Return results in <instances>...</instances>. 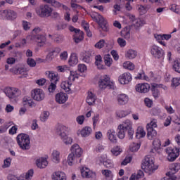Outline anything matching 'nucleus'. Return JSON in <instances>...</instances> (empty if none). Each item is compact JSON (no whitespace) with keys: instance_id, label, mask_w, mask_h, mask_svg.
<instances>
[{"instance_id":"nucleus-1","label":"nucleus","mask_w":180,"mask_h":180,"mask_svg":"<svg viewBox=\"0 0 180 180\" xmlns=\"http://www.w3.org/2000/svg\"><path fill=\"white\" fill-rule=\"evenodd\" d=\"M141 167L145 174L153 175L158 169V165L155 163V158L154 157L151 155H148L145 157Z\"/></svg>"},{"instance_id":"nucleus-2","label":"nucleus","mask_w":180,"mask_h":180,"mask_svg":"<svg viewBox=\"0 0 180 180\" xmlns=\"http://www.w3.org/2000/svg\"><path fill=\"white\" fill-rule=\"evenodd\" d=\"M67 129H68L67 126L59 124L56 128V131L60 136V140H62L63 143H64L65 146H71L72 144L73 139L65 133V131L67 130Z\"/></svg>"},{"instance_id":"nucleus-3","label":"nucleus","mask_w":180,"mask_h":180,"mask_svg":"<svg viewBox=\"0 0 180 180\" xmlns=\"http://www.w3.org/2000/svg\"><path fill=\"white\" fill-rule=\"evenodd\" d=\"M91 18L99 25L103 32H109V24L103 16L96 12H93L91 13Z\"/></svg>"},{"instance_id":"nucleus-4","label":"nucleus","mask_w":180,"mask_h":180,"mask_svg":"<svg viewBox=\"0 0 180 180\" xmlns=\"http://www.w3.org/2000/svg\"><path fill=\"white\" fill-rule=\"evenodd\" d=\"M17 143L20 148L23 150L30 149V137L26 134H19L17 137Z\"/></svg>"},{"instance_id":"nucleus-5","label":"nucleus","mask_w":180,"mask_h":180,"mask_svg":"<svg viewBox=\"0 0 180 180\" xmlns=\"http://www.w3.org/2000/svg\"><path fill=\"white\" fill-rule=\"evenodd\" d=\"M1 91L11 100L17 99V98L22 95V91L15 87L6 86L1 89Z\"/></svg>"},{"instance_id":"nucleus-6","label":"nucleus","mask_w":180,"mask_h":180,"mask_svg":"<svg viewBox=\"0 0 180 180\" xmlns=\"http://www.w3.org/2000/svg\"><path fill=\"white\" fill-rule=\"evenodd\" d=\"M167 160L170 162H174L179 157L180 148L175 146H169L165 149Z\"/></svg>"},{"instance_id":"nucleus-7","label":"nucleus","mask_w":180,"mask_h":180,"mask_svg":"<svg viewBox=\"0 0 180 180\" xmlns=\"http://www.w3.org/2000/svg\"><path fill=\"white\" fill-rule=\"evenodd\" d=\"M53 8L49 6V5H41L36 8V13L40 18H49V16H51Z\"/></svg>"},{"instance_id":"nucleus-8","label":"nucleus","mask_w":180,"mask_h":180,"mask_svg":"<svg viewBox=\"0 0 180 180\" xmlns=\"http://www.w3.org/2000/svg\"><path fill=\"white\" fill-rule=\"evenodd\" d=\"M31 98L35 102H43L46 99V92L41 89H34L31 91Z\"/></svg>"},{"instance_id":"nucleus-9","label":"nucleus","mask_w":180,"mask_h":180,"mask_svg":"<svg viewBox=\"0 0 180 180\" xmlns=\"http://www.w3.org/2000/svg\"><path fill=\"white\" fill-rule=\"evenodd\" d=\"M27 39L29 40L30 44L34 43L35 41L38 47H43V46L46 45V39L44 35H28Z\"/></svg>"},{"instance_id":"nucleus-10","label":"nucleus","mask_w":180,"mask_h":180,"mask_svg":"<svg viewBox=\"0 0 180 180\" xmlns=\"http://www.w3.org/2000/svg\"><path fill=\"white\" fill-rule=\"evenodd\" d=\"M18 18V14L13 10H4L0 11V19L3 20H15Z\"/></svg>"},{"instance_id":"nucleus-11","label":"nucleus","mask_w":180,"mask_h":180,"mask_svg":"<svg viewBox=\"0 0 180 180\" xmlns=\"http://www.w3.org/2000/svg\"><path fill=\"white\" fill-rule=\"evenodd\" d=\"M115 85V82L110 80V77L108 75H104L98 81V86L101 89H106L108 86L112 88Z\"/></svg>"},{"instance_id":"nucleus-12","label":"nucleus","mask_w":180,"mask_h":180,"mask_svg":"<svg viewBox=\"0 0 180 180\" xmlns=\"http://www.w3.org/2000/svg\"><path fill=\"white\" fill-rule=\"evenodd\" d=\"M162 88L164 91H167L168 89V87L167 86H164L162 84H152V95L155 99H158L160 96H161V93L160 92V89Z\"/></svg>"},{"instance_id":"nucleus-13","label":"nucleus","mask_w":180,"mask_h":180,"mask_svg":"<svg viewBox=\"0 0 180 180\" xmlns=\"http://www.w3.org/2000/svg\"><path fill=\"white\" fill-rule=\"evenodd\" d=\"M132 79L130 72L122 73L118 77V82L120 85H129Z\"/></svg>"},{"instance_id":"nucleus-14","label":"nucleus","mask_w":180,"mask_h":180,"mask_svg":"<svg viewBox=\"0 0 180 180\" xmlns=\"http://www.w3.org/2000/svg\"><path fill=\"white\" fill-rule=\"evenodd\" d=\"M35 165L39 169H43L49 165V156H42L35 160Z\"/></svg>"},{"instance_id":"nucleus-15","label":"nucleus","mask_w":180,"mask_h":180,"mask_svg":"<svg viewBox=\"0 0 180 180\" xmlns=\"http://www.w3.org/2000/svg\"><path fill=\"white\" fill-rule=\"evenodd\" d=\"M80 172L82 178H86L87 179L96 178V173L86 167H83L80 169Z\"/></svg>"},{"instance_id":"nucleus-16","label":"nucleus","mask_w":180,"mask_h":180,"mask_svg":"<svg viewBox=\"0 0 180 180\" xmlns=\"http://www.w3.org/2000/svg\"><path fill=\"white\" fill-rule=\"evenodd\" d=\"M172 37V35L171 34H155V39L158 41L161 46H164L165 47L167 46V43L164 41V40H166L168 41L169 39Z\"/></svg>"},{"instance_id":"nucleus-17","label":"nucleus","mask_w":180,"mask_h":180,"mask_svg":"<svg viewBox=\"0 0 180 180\" xmlns=\"http://www.w3.org/2000/svg\"><path fill=\"white\" fill-rule=\"evenodd\" d=\"M150 53L155 58H162L164 56V51L161 47L153 45L150 47Z\"/></svg>"},{"instance_id":"nucleus-18","label":"nucleus","mask_w":180,"mask_h":180,"mask_svg":"<svg viewBox=\"0 0 180 180\" xmlns=\"http://www.w3.org/2000/svg\"><path fill=\"white\" fill-rule=\"evenodd\" d=\"M55 101L59 105H64L68 101V94L64 91H60L55 95Z\"/></svg>"},{"instance_id":"nucleus-19","label":"nucleus","mask_w":180,"mask_h":180,"mask_svg":"<svg viewBox=\"0 0 180 180\" xmlns=\"http://www.w3.org/2000/svg\"><path fill=\"white\" fill-rule=\"evenodd\" d=\"M70 154H73L75 157L81 158L84 154V150L79 145H78V143H74L70 147Z\"/></svg>"},{"instance_id":"nucleus-20","label":"nucleus","mask_w":180,"mask_h":180,"mask_svg":"<svg viewBox=\"0 0 180 180\" xmlns=\"http://www.w3.org/2000/svg\"><path fill=\"white\" fill-rule=\"evenodd\" d=\"M150 84L139 83L135 86V91L139 94H148L150 91Z\"/></svg>"},{"instance_id":"nucleus-21","label":"nucleus","mask_w":180,"mask_h":180,"mask_svg":"<svg viewBox=\"0 0 180 180\" xmlns=\"http://www.w3.org/2000/svg\"><path fill=\"white\" fill-rule=\"evenodd\" d=\"M106 137L110 143L112 144H116L117 143V133L116 130L113 129H110L107 131Z\"/></svg>"},{"instance_id":"nucleus-22","label":"nucleus","mask_w":180,"mask_h":180,"mask_svg":"<svg viewBox=\"0 0 180 180\" xmlns=\"http://www.w3.org/2000/svg\"><path fill=\"white\" fill-rule=\"evenodd\" d=\"M135 79H142L143 81H150V79H152L153 81H157V78H155L153 72H150V77H148V76L146 75V73L143 71L136 75Z\"/></svg>"},{"instance_id":"nucleus-23","label":"nucleus","mask_w":180,"mask_h":180,"mask_svg":"<svg viewBox=\"0 0 180 180\" xmlns=\"http://www.w3.org/2000/svg\"><path fill=\"white\" fill-rule=\"evenodd\" d=\"M129 101H130V98H129V95L126 94H120L117 96V101L120 106H124V105H127V103H129Z\"/></svg>"},{"instance_id":"nucleus-24","label":"nucleus","mask_w":180,"mask_h":180,"mask_svg":"<svg viewBox=\"0 0 180 180\" xmlns=\"http://www.w3.org/2000/svg\"><path fill=\"white\" fill-rule=\"evenodd\" d=\"M147 134V132H146V129L143 127V125H139L136 127V129L135 130V137L138 140H140L141 139H144Z\"/></svg>"},{"instance_id":"nucleus-25","label":"nucleus","mask_w":180,"mask_h":180,"mask_svg":"<svg viewBox=\"0 0 180 180\" xmlns=\"http://www.w3.org/2000/svg\"><path fill=\"white\" fill-rule=\"evenodd\" d=\"M61 52V48L56 47L50 50L49 54L46 56V61H51L53 58H56L58 54Z\"/></svg>"},{"instance_id":"nucleus-26","label":"nucleus","mask_w":180,"mask_h":180,"mask_svg":"<svg viewBox=\"0 0 180 180\" xmlns=\"http://www.w3.org/2000/svg\"><path fill=\"white\" fill-rule=\"evenodd\" d=\"M91 134L92 128L91 127H84L77 131V136H81L82 137H89Z\"/></svg>"},{"instance_id":"nucleus-27","label":"nucleus","mask_w":180,"mask_h":180,"mask_svg":"<svg viewBox=\"0 0 180 180\" xmlns=\"http://www.w3.org/2000/svg\"><path fill=\"white\" fill-rule=\"evenodd\" d=\"M52 180H67V174L63 171H56L51 174Z\"/></svg>"},{"instance_id":"nucleus-28","label":"nucleus","mask_w":180,"mask_h":180,"mask_svg":"<svg viewBox=\"0 0 180 180\" xmlns=\"http://www.w3.org/2000/svg\"><path fill=\"white\" fill-rule=\"evenodd\" d=\"M46 75L49 77V79L52 83L57 84L60 79V76H58V73L53 71H49L46 72Z\"/></svg>"},{"instance_id":"nucleus-29","label":"nucleus","mask_w":180,"mask_h":180,"mask_svg":"<svg viewBox=\"0 0 180 180\" xmlns=\"http://www.w3.org/2000/svg\"><path fill=\"white\" fill-rule=\"evenodd\" d=\"M10 71L13 74H21L24 78L27 77V73L25 72V68L22 67L15 66L10 69Z\"/></svg>"},{"instance_id":"nucleus-30","label":"nucleus","mask_w":180,"mask_h":180,"mask_svg":"<svg viewBox=\"0 0 180 180\" xmlns=\"http://www.w3.org/2000/svg\"><path fill=\"white\" fill-rule=\"evenodd\" d=\"M51 158L55 164H60L61 161V153L58 150H53L51 153Z\"/></svg>"},{"instance_id":"nucleus-31","label":"nucleus","mask_w":180,"mask_h":180,"mask_svg":"<svg viewBox=\"0 0 180 180\" xmlns=\"http://www.w3.org/2000/svg\"><path fill=\"white\" fill-rule=\"evenodd\" d=\"M86 103L89 105H95L96 101V95L92 91H89L86 97Z\"/></svg>"},{"instance_id":"nucleus-32","label":"nucleus","mask_w":180,"mask_h":180,"mask_svg":"<svg viewBox=\"0 0 180 180\" xmlns=\"http://www.w3.org/2000/svg\"><path fill=\"white\" fill-rule=\"evenodd\" d=\"M119 126L127 131V130L133 129V122L129 119H127L120 124Z\"/></svg>"},{"instance_id":"nucleus-33","label":"nucleus","mask_w":180,"mask_h":180,"mask_svg":"<svg viewBox=\"0 0 180 180\" xmlns=\"http://www.w3.org/2000/svg\"><path fill=\"white\" fill-rule=\"evenodd\" d=\"M72 85V83L70 80H66L62 82L60 84V87L65 91V92H68V94H71V86Z\"/></svg>"},{"instance_id":"nucleus-34","label":"nucleus","mask_w":180,"mask_h":180,"mask_svg":"<svg viewBox=\"0 0 180 180\" xmlns=\"http://www.w3.org/2000/svg\"><path fill=\"white\" fill-rule=\"evenodd\" d=\"M22 105L25 108H34V101L32 99V98L29 96H25L22 98Z\"/></svg>"},{"instance_id":"nucleus-35","label":"nucleus","mask_w":180,"mask_h":180,"mask_svg":"<svg viewBox=\"0 0 180 180\" xmlns=\"http://www.w3.org/2000/svg\"><path fill=\"white\" fill-rule=\"evenodd\" d=\"M68 64L70 67H75L78 64V56L77 53H72L68 60Z\"/></svg>"},{"instance_id":"nucleus-36","label":"nucleus","mask_w":180,"mask_h":180,"mask_svg":"<svg viewBox=\"0 0 180 180\" xmlns=\"http://www.w3.org/2000/svg\"><path fill=\"white\" fill-rule=\"evenodd\" d=\"M110 153L112 154V155H114V157H119V155H120V154H122V153H123V148H122V146H114L111 150H110Z\"/></svg>"},{"instance_id":"nucleus-37","label":"nucleus","mask_w":180,"mask_h":180,"mask_svg":"<svg viewBox=\"0 0 180 180\" xmlns=\"http://www.w3.org/2000/svg\"><path fill=\"white\" fill-rule=\"evenodd\" d=\"M137 51L131 49H128L125 52V58H128V60H134V58L137 57Z\"/></svg>"},{"instance_id":"nucleus-38","label":"nucleus","mask_w":180,"mask_h":180,"mask_svg":"<svg viewBox=\"0 0 180 180\" xmlns=\"http://www.w3.org/2000/svg\"><path fill=\"white\" fill-rule=\"evenodd\" d=\"M101 174L104 177V180H113V172H112V170L103 169Z\"/></svg>"},{"instance_id":"nucleus-39","label":"nucleus","mask_w":180,"mask_h":180,"mask_svg":"<svg viewBox=\"0 0 180 180\" xmlns=\"http://www.w3.org/2000/svg\"><path fill=\"white\" fill-rule=\"evenodd\" d=\"M130 115V111L129 110H120L116 111L115 116L118 119H123V117H126Z\"/></svg>"},{"instance_id":"nucleus-40","label":"nucleus","mask_w":180,"mask_h":180,"mask_svg":"<svg viewBox=\"0 0 180 180\" xmlns=\"http://www.w3.org/2000/svg\"><path fill=\"white\" fill-rule=\"evenodd\" d=\"M136 9L139 15H146L148 11H150V6L148 5H138Z\"/></svg>"},{"instance_id":"nucleus-41","label":"nucleus","mask_w":180,"mask_h":180,"mask_svg":"<svg viewBox=\"0 0 180 180\" xmlns=\"http://www.w3.org/2000/svg\"><path fill=\"white\" fill-rule=\"evenodd\" d=\"M77 158H79L74 155L73 154L70 153L68 155V159H67L68 165L70 167H72L73 165H75V164H77Z\"/></svg>"},{"instance_id":"nucleus-42","label":"nucleus","mask_w":180,"mask_h":180,"mask_svg":"<svg viewBox=\"0 0 180 180\" xmlns=\"http://www.w3.org/2000/svg\"><path fill=\"white\" fill-rule=\"evenodd\" d=\"M75 43H79L84 40V32L81 30L76 31L73 37Z\"/></svg>"},{"instance_id":"nucleus-43","label":"nucleus","mask_w":180,"mask_h":180,"mask_svg":"<svg viewBox=\"0 0 180 180\" xmlns=\"http://www.w3.org/2000/svg\"><path fill=\"white\" fill-rule=\"evenodd\" d=\"M120 36L126 40H129L131 37L130 28L125 27L122 30H121Z\"/></svg>"},{"instance_id":"nucleus-44","label":"nucleus","mask_w":180,"mask_h":180,"mask_svg":"<svg viewBox=\"0 0 180 180\" xmlns=\"http://www.w3.org/2000/svg\"><path fill=\"white\" fill-rule=\"evenodd\" d=\"M141 147V144L139 143H130L129 146V151L130 153H137L140 150V148Z\"/></svg>"},{"instance_id":"nucleus-45","label":"nucleus","mask_w":180,"mask_h":180,"mask_svg":"<svg viewBox=\"0 0 180 180\" xmlns=\"http://www.w3.org/2000/svg\"><path fill=\"white\" fill-rule=\"evenodd\" d=\"M127 131L118 125L117 129V136L120 140H123L124 137H126V132Z\"/></svg>"},{"instance_id":"nucleus-46","label":"nucleus","mask_w":180,"mask_h":180,"mask_svg":"<svg viewBox=\"0 0 180 180\" xmlns=\"http://www.w3.org/2000/svg\"><path fill=\"white\" fill-rule=\"evenodd\" d=\"M122 67L124 70H128L129 71H134L136 65L131 61H125L122 63Z\"/></svg>"},{"instance_id":"nucleus-47","label":"nucleus","mask_w":180,"mask_h":180,"mask_svg":"<svg viewBox=\"0 0 180 180\" xmlns=\"http://www.w3.org/2000/svg\"><path fill=\"white\" fill-rule=\"evenodd\" d=\"M69 72L70 75L68 77V79L70 81V82L76 81V79H78L79 78V75L77 71L71 70V69H70Z\"/></svg>"},{"instance_id":"nucleus-48","label":"nucleus","mask_w":180,"mask_h":180,"mask_svg":"<svg viewBox=\"0 0 180 180\" xmlns=\"http://www.w3.org/2000/svg\"><path fill=\"white\" fill-rule=\"evenodd\" d=\"M148 130L147 137L149 140H153L154 137H157V131L153 127L146 128Z\"/></svg>"},{"instance_id":"nucleus-49","label":"nucleus","mask_w":180,"mask_h":180,"mask_svg":"<svg viewBox=\"0 0 180 180\" xmlns=\"http://www.w3.org/2000/svg\"><path fill=\"white\" fill-rule=\"evenodd\" d=\"M144 176L143 171L139 170L137 173H134L131 175L129 180H139Z\"/></svg>"},{"instance_id":"nucleus-50","label":"nucleus","mask_w":180,"mask_h":180,"mask_svg":"<svg viewBox=\"0 0 180 180\" xmlns=\"http://www.w3.org/2000/svg\"><path fill=\"white\" fill-rule=\"evenodd\" d=\"M107 159H108V155L106 154L99 155L96 158V163L98 164L99 165H103Z\"/></svg>"},{"instance_id":"nucleus-51","label":"nucleus","mask_w":180,"mask_h":180,"mask_svg":"<svg viewBox=\"0 0 180 180\" xmlns=\"http://www.w3.org/2000/svg\"><path fill=\"white\" fill-rule=\"evenodd\" d=\"M95 64L97 68H98V70H103V68H105V66L102 65V56H101L100 55H97L95 57Z\"/></svg>"},{"instance_id":"nucleus-52","label":"nucleus","mask_w":180,"mask_h":180,"mask_svg":"<svg viewBox=\"0 0 180 180\" xmlns=\"http://www.w3.org/2000/svg\"><path fill=\"white\" fill-rule=\"evenodd\" d=\"M144 25H146V22L140 18H138L137 20H136L133 23V25L136 30L140 29V27H143Z\"/></svg>"},{"instance_id":"nucleus-53","label":"nucleus","mask_w":180,"mask_h":180,"mask_svg":"<svg viewBox=\"0 0 180 180\" xmlns=\"http://www.w3.org/2000/svg\"><path fill=\"white\" fill-rule=\"evenodd\" d=\"M169 9L174 12V13H176L177 15H180V6L176 4H172L169 6Z\"/></svg>"},{"instance_id":"nucleus-54","label":"nucleus","mask_w":180,"mask_h":180,"mask_svg":"<svg viewBox=\"0 0 180 180\" xmlns=\"http://www.w3.org/2000/svg\"><path fill=\"white\" fill-rule=\"evenodd\" d=\"M104 63L106 67H111L112 64H113V59L109 54L105 55Z\"/></svg>"},{"instance_id":"nucleus-55","label":"nucleus","mask_w":180,"mask_h":180,"mask_svg":"<svg viewBox=\"0 0 180 180\" xmlns=\"http://www.w3.org/2000/svg\"><path fill=\"white\" fill-rule=\"evenodd\" d=\"M50 117V112L49 111H43L40 115V120L43 123L47 122Z\"/></svg>"},{"instance_id":"nucleus-56","label":"nucleus","mask_w":180,"mask_h":180,"mask_svg":"<svg viewBox=\"0 0 180 180\" xmlns=\"http://www.w3.org/2000/svg\"><path fill=\"white\" fill-rule=\"evenodd\" d=\"M63 8L65 11L64 14V19L67 22H70L71 20V14L70 13V8L67 7V6H63Z\"/></svg>"},{"instance_id":"nucleus-57","label":"nucleus","mask_w":180,"mask_h":180,"mask_svg":"<svg viewBox=\"0 0 180 180\" xmlns=\"http://www.w3.org/2000/svg\"><path fill=\"white\" fill-rule=\"evenodd\" d=\"M117 43L121 49H124L126 46H127V41H126V39L123 37H118L117 39Z\"/></svg>"},{"instance_id":"nucleus-58","label":"nucleus","mask_w":180,"mask_h":180,"mask_svg":"<svg viewBox=\"0 0 180 180\" xmlns=\"http://www.w3.org/2000/svg\"><path fill=\"white\" fill-rule=\"evenodd\" d=\"M153 146L155 151H159L161 148V141L159 139H154Z\"/></svg>"},{"instance_id":"nucleus-59","label":"nucleus","mask_w":180,"mask_h":180,"mask_svg":"<svg viewBox=\"0 0 180 180\" xmlns=\"http://www.w3.org/2000/svg\"><path fill=\"white\" fill-rule=\"evenodd\" d=\"M170 171H172V174H176V172H179L180 164L179 163L172 164L170 167Z\"/></svg>"},{"instance_id":"nucleus-60","label":"nucleus","mask_w":180,"mask_h":180,"mask_svg":"<svg viewBox=\"0 0 180 180\" xmlns=\"http://www.w3.org/2000/svg\"><path fill=\"white\" fill-rule=\"evenodd\" d=\"M173 70L180 74V58L174 60L173 63Z\"/></svg>"},{"instance_id":"nucleus-61","label":"nucleus","mask_w":180,"mask_h":180,"mask_svg":"<svg viewBox=\"0 0 180 180\" xmlns=\"http://www.w3.org/2000/svg\"><path fill=\"white\" fill-rule=\"evenodd\" d=\"M103 165L105 167V168H113V167H115V163L113 162V160L107 158Z\"/></svg>"},{"instance_id":"nucleus-62","label":"nucleus","mask_w":180,"mask_h":180,"mask_svg":"<svg viewBox=\"0 0 180 180\" xmlns=\"http://www.w3.org/2000/svg\"><path fill=\"white\" fill-rule=\"evenodd\" d=\"M122 8H123V3L120 2V4H115L113 6V10L112 12L113 13H115L116 15L117 12H120V11H122Z\"/></svg>"},{"instance_id":"nucleus-63","label":"nucleus","mask_w":180,"mask_h":180,"mask_svg":"<svg viewBox=\"0 0 180 180\" xmlns=\"http://www.w3.org/2000/svg\"><path fill=\"white\" fill-rule=\"evenodd\" d=\"M34 174V171L32 169H30L24 174L25 179V180H32V178H33Z\"/></svg>"},{"instance_id":"nucleus-64","label":"nucleus","mask_w":180,"mask_h":180,"mask_svg":"<svg viewBox=\"0 0 180 180\" xmlns=\"http://www.w3.org/2000/svg\"><path fill=\"white\" fill-rule=\"evenodd\" d=\"M180 85V77H174L172 80L171 86H179Z\"/></svg>"}]
</instances>
